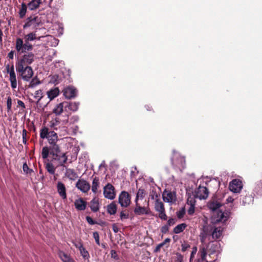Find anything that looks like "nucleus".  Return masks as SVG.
<instances>
[{
  "label": "nucleus",
  "instance_id": "obj_1",
  "mask_svg": "<svg viewBox=\"0 0 262 262\" xmlns=\"http://www.w3.org/2000/svg\"><path fill=\"white\" fill-rule=\"evenodd\" d=\"M41 155L43 159L51 157L53 160L58 161L61 166L67 161L66 153L61 152L59 148H42Z\"/></svg>",
  "mask_w": 262,
  "mask_h": 262
},
{
  "label": "nucleus",
  "instance_id": "obj_2",
  "mask_svg": "<svg viewBox=\"0 0 262 262\" xmlns=\"http://www.w3.org/2000/svg\"><path fill=\"white\" fill-rule=\"evenodd\" d=\"M68 123V119L61 120L58 118L52 119L50 122L51 128L55 130L57 133L61 136H64L68 134L67 124Z\"/></svg>",
  "mask_w": 262,
  "mask_h": 262
},
{
  "label": "nucleus",
  "instance_id": "obj_3",
  "mask_svg": "<svg viewBox=\"0 0 262 262\" xmlns=\"http://www.w3.org/2000/svg\"><path fill=\"white\" fill-rule=\"evenodd\" d=\"M171 163L174 169L182 171L185 167V159L179 152L173 150L171 159Z\"/></svg>",
  "mask_w": 262,
  "mask_h": 262
},
{
  "label": "nucleus",
  "instance_id": "obj_4",
  "mask_svg": "<svg viewBox=\"0 0 262 262\" xmlns=\"http://www.w3.org/2000/svg\"><path fill=\"white\" fill-rule=\"evenodd\" d=\"M16 70L23 80L29 81L33 75V71L30 66L15 65Z\"/></svg>",
  "mask_w": 262,
  "mask_h": 262
},
{
  "label": "nucleus",
  "instance_id": "obj_5",
  "mask_svg": "<svg viewBox=\"0 0 262 262\" xmlns=\"http://www.w3.org/2000/svg\"><path fill=\"white\" fill-rule=\"evenodd\" d=\"M15 48L18 52L23 53L32 50V46L27 40L24 43L23 39L18 38L16 40Z\"/></svg>",
  "mask_w": 262,
  "mask_h": 262
},
{
  "label": "nucleus",
  "instance_id": "obj_6",
  "mask_svg": "<svg viewBox=\"0 0 262 262\" xmlns=\"http://www.w3.org/2000/svg\"><path fill=\"white\" fill-rule=\"evenodd\" d=\"M35 60L34 54L29 53L24 54L20 59L16 62V65L30 66Z\"/></svg>",
  "mask_w": 262,
  "mask_h": 262
},
{
  "label": "nucleus",
  "instance_id": "obj_7",
  "mask_svg": "<svg viewBox=\"0 0 262 262\" xmlns=\"http://www.w3.org/2000/svg\"><path fill=\"white\" fill-rule=\"evenodd\" d=\"M41 23L40 17L37 16H30L28 17L25 24L23 26V28L26 29L32 27L33 29H37V27Z\"/></svg>",
  "mask_w": 262,
  "mask_h": 262
},
{
  "label": "nucleus",
  "instance_id": "obj_8",
  "mask_svg": "<svg viewBox=\"0 0 262 262\" xmlns=\"http://www.w3.org/2000/svg\"><path fill=\"white\" fill-rule=\"evenodd\" d=\"M229 217V213L227 212L217 211L214 212L212 217V222L214 224L217 223H225Z\"/></svg>",
  "mask_w": 262,
  "mask_h": 262
},
{
  "label": "nucleus",
  "instance_id": "obj_9",
  "mask_svg": "<svg viewBox=\"0 0 262 262\" xmlns=\"http://www.w3.org/2000/svg\"><path fill=\"white\" fill-rule=\"evenodd\" d=\"M162 198L165 202L170 204H174L177 201L176 193L174 191H171L165 189L162 193Z\"/></svg>",
  "mask_w": 262,
  "mask_h": 262
},
{
  "label": "nucleus",
  "instance_id": "obj_10",
  "mask_svg": "<svg viewBox=\"0 0 262 262\" xmlns=\"http://www.w3.org/2000/svg\"><path fill=\"white\" fill-rule=\"evenodd\" d=\"M6 68L7 72L9 74V80L11 83V86L13 89H15L17 87V80L14 66L12 65L10 67L9 64H7Z\"/></svg>",
  "mask_w": 262,
  "mask_h": 262
},
{
  "label": "nucleus",
  "instance_id": "obj_11",
  "mask_svg": "<svg viewBox=\"0 0 262 262\" xmlns=\"http://www.w3.org/2000/svg\"><path fill=\"white\" fill-rule=\"evenodd\" d=\"M103 194L105 198L113 200L116 197L115 192V188L111 184L108 183L104 187L103 190Z\"/></svg>",
  "mask_w": 262,
  "mask_h": 262
},
{
  "label": "nucleus",
  "instance_id": "obj_12",
  "mask_svg": "<svg viewBox=\"0 0 262 262\" xmlns=\"http://www.w3.org/2000/svg\"><path fill=\"white\" fill-rule=\"evenodd\" d=\"M119 203L122 207H126L130 203V198L128 192L123 191L119 196Z\"/></svg>",
  "mask_w": 262,
  "mask_h": 262
},
{
  "label": "nucleus",
  "instance_id": "obj_13",
  "mask_svg": "<svg viewBox=\"0 0 262 262\" xmlns=\"http://www.w3.org/2000/svg\"><path fill=\"white\" fill-rule=\"evenodd\" d=\"M209 194L208 189L204 186H200L195 190V196L200 200H205L207 198Z\"/></svg>",
  "mask_w": 262,
  "mask_h": 262
},
{
  "label": "nucleus",
  "instance_id": "obj_14",
  "mask_svg": "<svg viewBox=\"0 0 262 262\" xmlns=\"http://www.w3.org/2000/svg\"><path fill=\"white\" fill-rule=\"evenodd\" d=\"M76 187L83 193L87 192L91 188L89 183L84 179H79L76 182Z\"/></svg>",
  "mask_w": 262,
  "mask_h": 262
},
{
  "label": "nucleus",
  "instance_id": "obj_15",
  "mask_svg": "<svg viewBox=\"0 0 262 262\" xmlns=\"http://www.w3.org/2000/svg\"><path fill=\"white\" fill-rule=\"evenodd\" d=\"M243 188L242 182L238 179L233 180L229 184L230 190L234 193L239 192Z\"/></svg>",
  "mask_w": 262,
  "mask_h": 262
},
{
  "label": "nucleus",
  "instance_id": "obj_16",
  "mask_svg": "<svg viewBox=\"0 0 262 262\" xmlns=\"http://www.w3.org/2000/svg\"><path fill=\"white\" fill-rule=\"evenodd\" d=\"M136 206L134 208V212L138 215H148L150 213V210L148 206L142 207L139 203H135Z\"/></svg>",
  "mask_w": 262,
  "mask_h": 262
},
{
  "label": "nucleus",
  "instance_id": "obj_17",
  "mask_svg": "<svg viewBox=\"0 0 262 262\" xmlns=\"http://www.w3.org/2000/svg\"><path fill=\"white\" fill-rule=\"evenodd\" d=\"M63 95L67 99H72L77 95V90L73 86H68L64 89Z\"/></svg>",
  "mask_w": 262,
  "mask_h": 262
},
{
  "label": "nucleus",
  "instance_id": "obj_18",
  "mask_svg": "<svg viewBox=\"0 0 262 262\" xmlns=\"http://www.w3.org/2000/svg\"><path fill=\"white\" fill-rule=\"evenodd\" d=\"M57 190L60 196L63 200L67 199L66 188L64 184L61 182L57 184Z\"/></svg>",
  "mask_w": 262,
  "mask_h": 262
},
{
  "label": "nucleus",
  "instance_id": "obj_19",
  "mask_svg": "<svg viewBox=\"0 0 262 262\" xmlns=\"http://www.w3.org/2000/svg\"><path fill=\"white\" fill-rule=\"evenodd\" d=\"M74 205L77 210L82 211L85 209L86 202L83 199L80 198L75 201Z\"/></svg>",
  "mask_w": 262,
  "mask_h": 262
},
{
  "label": "nucleus",
  "instance_id": "obj_20",
  "mask_svg": "<svg viewBox=\"0 0 262 262\" xmlns=\"http://www.w3.org/2000/svg\"><path fill=\"white\" fill-rule=\"evenodd\" d=\"M66 102L56 104L53 110V113L57 116L61 115L64 110L66 111Z\"/></svg>",
  "mask_w": 262,
  "mask_h": 262
},
{
  "label": "nucleus",
  "instance_id": "obj_21",
  "mask_svg": "<svg viewBox=\"0 0 262 262\" xmlns=\"http://www.w3.org/2000/svg\"><path fill=\"white\" fill-rule=\"evenodd\" d=\"M59 94V90L58 88L55 87L50 89L47 92L48 98L50 100H52L57 97Z\"/></svg>",
  "mask_w": 262,
  "mask_h": 262
},
{
  "label": "nucleus",
  "instance_id": "obj_22",
  "mask_svg": "<svg viewBox=\"0 0 262 262\" xmlns=\"http://www.w3.org/2000/svg\"><path fill=\"white\" fill-rule=\"evenodd\" d=\"M90 207L93 212H97L99 210L100 205L98 198L95 197L90 202Z\"/></svg>",
  "mask_w": 262,
  "mask_h": 262
},
{
  "label": "nucleus",
  "instance_id": "obj_23",
  "mask_svg": "<svg viewBox=\"0 0 262 262\" xmlns=\"http://www.w3.org/2000/svg\"><path fill=\"white\" fill-rule=\"evenodd\" d=\"M223 228L219 227L215 228L212 232V237L214 239H217L222 236Z\"/></svg>",
  "mask_w": 262,
  "mask_h": 262
},
{
  "label": "nucleus",
  "instance_id": "obj_24",
  "mask_svg": "<svg viewBox=\"0 0 262 262\" xmlns=\"http://www.w3.org/2000/svg\"><path fill=\"white\" fill-rule=\"evenodd\" d=\"M66 111H67V109L69 110L72 111L73 112H75L78 110L79 103L74 102H66Z\"/></svg>",
  "mask_w": 262,
  "mask_h": 262
},
{
  "label": "nucleus",
  "instance_id": "obj_25",
  "mask_svg": "<svg viewBox=\"0 0 262 262\" xmlns=\"http://www.w3.org/2000/svg\"><path fill=\"white\" fill-rule=\"evenodd\" d=\"M41 3V0H31L28 4V7L30 10H34L39 7Z\"/></svg>",
  "mask_w": 262,
  "mask_h": 262
},
{
  "label": "nucleus",
  "instance_id": "obj_26",
  "mask_svg": "<svg viewBox=\"0 0 262 262\" xmlns=\"http://www.w3.org/2000/svg\"><path fill=\"white\" fill-rule=\"evenodd\" d=\"M65 175L67 178L71 180H75L78 177V176L75 170L70 168H67L66 169Z\"/></svg>",
  "mask_w": 262,
  "mask_h": 262
},
{
  "label": "nucleus",
  "instance_id": "obj_27",
  "mask_svg": "<svg viewBox=\"0 0 262 262\" xmlns=\"http://www.w3.org/2000/svg\"><path fill=\"white\" fill-rule=\"evenodd\" d=\"M221 206L222 204L220 202L215 200L210 202L208 204L209 208L213 211L218 209Z\"/></svg>",
  "mask_w": 262,
  "mask_h": 262
},
{
  "label": "nucleus",
  "instance_id": "obj_28",
  "mask_svg": "<svg viewBox=\"0 0 262 262\" xmlns=\"http://www.w3.org/2000/svg\"><path fill=\"white\" fill-rule=\"evenodd\" d=\"M57 133H55L54 131L50 132L49 135L47 137L49 142L51 144H55L57 140Z\"/></svg>",
  "mask_w": 262,
  "mask_h": 262
},
{
  "label": "nucleus",
  "instance_id": "obj_29",
  "mask_svg": "<svg viewBox=\"0 0 262 262\" xmlns=\"http://www.w3.org/2000/svg\"><path fill=\"white\" fill-rule=\"evenodd\" d=\"M149 197L152 200H158L159 196V193L157 192V189L155 187L150 188L149 193Z\"/></svg>",
  "mask_w": 262,
  "mask_h": 262
},
{
  "label": "nucleus",
  "instance_id": "obj_30",
  "mask_svg": "<svg viewBox=\"0 0 262 262\" xmlns=\"http://www.w3.org/2000/svg\"><path fill=\"white\" fill-rule=\"evenodd\" d=\"M145 190L144 189L140 188L136 194V197L135 199V203H139V200H143L145 195Z\"/></svg>",
  "mask_w": 262,
  "mask_h": 262
},
{
  "label": "nucleus",
  "instance_id": "obj_31",
  "mask_svg": "<svg viewBox=\"0 0 262 262\" xmlns=\"http://www.w3.org/2000/svg\"><path fill=\"white\" fill-rule=\"evenodd\" d=\"M107 210L110 214H115L117 211V206L115 203L112 202L107 207Z\"/></svg>",
  "mask_w": 262,
  "mask_h": 262
},
{
  "label": "nucleus",
  "instance_id": "obj_32",
  "mask_svg": "<svg viewBox=\"0 0 262 262\" xmlns=\"http://www.w3.org/2000/svg\"><path fill=\"white\" fill-rule=\"evenodd\" d=\"M99 185V179L97 177H95L93 179L92 182V191L96 193L98 191V187Z\"/></svg>",
  "mask_w": 262,
  "mask_h": 262
},
{
  "label": "nucleus",
  "instance_id": "obj_33",
  "mask_svg": "<svg viewBox=\"0 0 262 262\" xmlns=\"http://www.w3.org/2000/svg\"><path fill=\"white\" fill-rule=\"evenodd\" d=\"M155 209L157 212L165 209L163 203L159 199L155 200Z\"/></svg>",
  "mask_w": 262,
  "mask_h": 262
},
{
  "label": "nucleus",
  "instance_id": "obj_34",
  "mask_svg": "<svg viewBox=\"0 0 262 262\" xmlns=\"http://www.w3.org/2000/svg\"><path fill=\"white\" fill-rule=\"evenodd\" d=\"M28 5L27 6L25 3H22L21 7L19 11V15L21 18H23L26 15L27 12Z\"/></svg>",
  "mask_w": 262,
  "mask_h": 262
},
{
  "label": "nucleus",
  "instance_id": "obj_35",
  "mask_svg": "<svg viewBox=\"0 0 262 262\" xmlns=\"http://www.w3.org/2000/svg\"><path fill=\"white\" fill-rule=\"evenodd\" d=\"M186 227V225L185 224L183 223L179 224L174 227V228L173 229V232L176 234H179L182 232L185 229Z\"/></svg>",
  "mask_w": 262,
  "mask_h": 262
},
{
  "label": "nucleus",
  "instance_id": "obj_36",
  "mask_svg": "<svg viewBox=\"0 0 262 262\" xmlns=\"http://www.w3.org/2000/svg\"><path fill=\"white\" fill-rule=\"evenodd\" d=\"M49 134L50 132L48 131V129L47 127H43L40 130V136L42 139H47Z\"/></svg>",
  "mask_w": 262,
  "mask_h": 262
},
{
  "label": "nucleus",
  "instance_id": "obj_37",
  "mask_svg": "<svg viewBox=\"0 0 262 262\" xmlns=\"http://www.w3.org/2000/svg\"><path fill=\"white\" fill-rule=\"evenodd\" d=\"M195 195H190L188 196L187 203L189 206H195Z\"/></svg>",
  "mask_w": 262,
  "mask_h": 262
},
{
  "label": "nucleus",
  "instance_id": "obj_38",
  "mask_svg": "<svg viewBox=\"0 0 262 262\" xmlns=\"http://www.w3.org/2000/svg\"><path fill=\"white\" fill-rule=\"evenodd\" d=\"M46 168L50 174H54L55 168L52 163H48L46 165Z\"/></svg>",
  "mask_w": 262,
  "mask_h": 262
},
{
  "label": "nucleus",
  "instance_id": "obj_39",
  "mask_svg": "<svg viewBox=\"0 0 262 262\" xmlns=\"http://www.w3.org/2000/svg\"><path fill=\"white\" fill-rule=\"evenodd\" d=\"M59 256L63 262L68 261L69 259L71 258L68 255L63 252H59Z\"/></svg>",
  "mask_w": 262,
  "mask_h": 262
},
{
  "label": "nucleus",
  "instance_id": "obj_40",
  "mask_svg": "<svg viewBox=\"0 0 262 262\" xmlns=\"http://www.w3.org/2000/svg\"><path fill=\"white\" fill-rule=\"evenodd\" d=\"M59 256L63 262L68 261L69 259L71 258L68 255L63 252H59Z\"/></svg>",
  "mask_w": 262,
  "mask_h": 262
},
{
  "label": "nucleus",
  "instance_id": "obj_41",
  "mask_svg": "<svg viewBox=\"0 0 262 262\" xmlns=\"http://www.w3.org/2000/svg\"><path fill=\"white\" fill-rule=\"evenodd\" d=\"M25 40H27L29 42V41H33L36 39V34L35 33L31 32L28 35H27L25 37Z\"/></svg>",
  "mask_w": 262,
  "mask_h": 262
},
{
  "label": "nucleus",
  "instance_id": "obj_42",
  "mask_svg": "<svg viewBox=\"0 0 262 262\" xmlns=\"http://www.w3.org/2000/svg\"><path fill=\"white\" fill-rule=\"evenodd\" d=\"M81 256L84 259H88L90 257V255L88 251L83 247L80 250Z\"/></svg>",
  "mask_w": 262,
  "mask_h": 262
},
{
  "label": "nucleus",
  "instance_id": "obj_43",
  "mask_svg": "<svg viewBox=\"0 0 262 262\" xmlns=\"http://www.w3.org/2000/svg\"><path fill=\"white\" fill-rule=\"evenodd\" d=\"M40 83V81L36 78H33L30 82L29 87L34 88Z\"/></svg>",
  "mask_w": 262,
  "mask_h": 262
},
{
  "label": "nucleus",
  "instance_id": "obj_44",
  "mask_svg": "<svg viewBox=\"0 0 262 262\" xmlns=\"http://www.w3.org/2000/svg\"><path fill=\"white\" fill-rule=\"evenodd\" d=\"M23 169L24 172L26 174L31 173L33 171L32 169L29 168L26 163H24L23 166Z\"/></svg>",
  "mask_w": 262,
  "mask_h": 262
},
{
  "label": "nucleus",
  "instance_id": "obj_45",
  "mask_svg": "<svg viewBox=\"0 0 262 262\" xmlns=\"http://www.w3.org/2000/svg\"><path fill=\"white\" fill-rule=\"evenodd\" d=\"M34 97L36 99H38V100H40L42 98V90H39L36 91L35 92Z\"/></svg>",
  "mask_w": 262,
  "mask_h": 262
},
{
  "label": "nucleus",
  "instance_id": "obj_46",
  "mask_svg": "<svg viewBox=\"0 0 262 262\" xmlns=\"http://www.w3.org/2000/svg\"><path fill=\"white\" fill-rule=\"evenodd\" d=\"M12 107V99L10 97H8L7 100V111L9 112L11 110Z\"/></svg>",
  "mask_w": 262,
  "mask_h": 262
},
{
  "label": "nucleus",
  "instance_id": "obj_47",
  "mask_svg": "<svg viewBox=\"0 0 262 262\" xmlns=\"http://www.w3.org/2000/svg\"><path fill=\"white\" fill-rule=\"evenodd\" d=\"M159 212V217L164 220H166L167 219V216L165 212V209L158 211Z\"/></svg>",
  "mask_w": 262,
  "mask_h": 262
},
{
  "label": "nucleus",
  "instance_id": "obj_48",
  "mask_svg": "<svg viewBox=\"0 0 262 262\" xmlns=\"http://www.w3.org/2000/svg\"><path fill=\"white\" fill-rule=\"evenodd\" d=\"M93 237L95 239V242L97 243L98 245H100V242H99V235L97 232H94L93 234Z\"/></svg>",
  "mask_w": 262,
  "mask_h": 262
},
{
  "label": "nucleus",
  "instance_id": "obj_49",
  "mask_svg": "<svg viewBox=\"0 0 262 262\" xmlns=\"http://www.w3.org/2000/svg\"><path fill=\"white\" fill-rule=\"evenodd\" d=\"M182 251L185 252L188 248L190 247V245L186 242H184L182 244Z\"/></svg>",
  "mask_w": 262,
  "mask_h": 262
},
{
  "label": "nucleus",
  "instance_id": "obj_50",
  "mask_svg": "<svg viewBox=\"0 0 262 262\" xmlns=\"http://www.w3.org/2000/svg\"><path fill=\"white\" fill-rule=\"evenodd\" d=\"M200 252H201V256L202 260H205V258H206V254H207L206 250L205 248H202Z\"/></svg>",
  "mask_w": 262,
  "mask_h": 262
},
{
  "label": "nucleus",
  "instance_id": "obj_51",
  "mask_svg": "<svg viewBox=\"0 0 262 262\" xmlns=\"http://www.w3.org/2000/svg\"><path fill=\"white\" fill-rule=\"evenodd\" d=\"M198 249L196 247H193L192 248V250L191 251L190 261H191L192 259L194 257V255L196 254L197 252Z\"/></svg>",
  "mask_w": 262,
  "mask_h": 262
},
{
  "label": "nucleus",
  "instance_id": "obj_52",
  "mask_svg": "<svg viewBox=\"0 0 262 262\" xmlns=\"http://www.w3.org/2000/svg\"><path fill=\"white\" fill-rule=\"evenodd\" d=\"M128 217V214L122 211L120 213V219L123 220L124 219H126Z\"/></svg>",
  "mask_w": 262,
  "mask_h": 262
},
{
  "label": "nucleus",
  "instance_id": "obj_53",
  "mask_svg": "<svg viewBox=\"0 0 262 262\" xmlns=\"http://www.w3.org/2000/svg\"><path fill=\"white\" fill-rule=\"evenodd\" d=\"M195 210V206H190L188 210V213L189 215H192Z\"/></svg>",
  "mask_w": 262,
  "mask_h": 262
},
{
  "label": "nucleus",
  "instance_id": "obj_54",
  "mask_svg": "<svg viewBox=\"0 0 262 262\" xmlns=\"http://www.w3.org/2000/svg\"><path fill=\"white\" fill-rule=\"evenodd\" d=\"M86 221L90 225H94L95 224V222L93 221V220L91 217L90 216H86Z\"/></svg>",
  "mask_w": 262,
  "mask_h": 262
},
{
  "label": "nucleus",
  "instance_id": "obj_55",
  "mask_svg": "<svg viewBox=\"0 0 262 262\" xmlns=\"http://www.w3.org/2000/svg\"><path fill=\"white\" fill-rule=\"evenodd\" d=\"M138 172L137 171V168L136 166L133 167L132 168V170L130 172V174L132 176H135L136 173H137Z\"/></svg>",
  "mask_w": 262,
  "mask_h": 262
},
{
  "label": "nucleus",
  "instance_id": "obj_56",
  "mask_svg": "<svg viewBox=\"0 0 262 262\" xmlns=\"http://www.w3.org/2000/svg\"><path fill=\"white\" fill-rule=\"evenodd\" d=\"M57 78H58V76L57 75H54L51 77V81L53 83H58Z\"/></svg>",
  "mask_w": 262,
  "mask_h": 262
},
{
  "label": "nucleus",
  "instance_id": "obj_57",
  "mask_svg": "<svg viewBox=\"0 0 262 262\" xmlns=\"http://www.w3.org/2000/svg\"><path fill=\"white\" fill-rule=\"evenodd\" d=\"M51 40L52 41V46H56L58 45L59 40L55 38H52L51 37Z\"/></svg>",
  "mask_w": 262,
  "mask_h": 262
},
{
  "label": "nucleus",
  "instance_id": "obj_58",
  "mask_svg": "<svg viewBox=\"0 0 262 262\" xmlns=\"http://www.w3.org/2000/svg\"><path fill=\"white\" fill-rule=\"evenodd\" d=\"M75 246L80 250L82 247L83 245L82 244L79 242L76 243H74Z\"/></svg>",
  "mask_w": 262,
  "mask_h": 262
},
{
  "label": "nucleus",
  "instance_id": "obj_59",
  "mask_svg": "<svg viewBox=\"0 0 262 262\" xmlns=\"http://www.w3.org/2000/svg\"><path fill=\"white\" fill-rule=\"evenodd\" d=\"M169 228L167 225H165L163 226L161 228L162 232L165 233L168 231Z\"/></svg>",
  "mask_w": 262,
  "mask_h": 262
},
{
  "label": "nucleus",
  "instance_id": "obj_60",
  "mask_svg": "<svg viewBox=\"0 0 262 262\" xmlns=\"http://www.w3.org/2000/svg\"><path fill=\"white\" fill-rule=\"evenodd\" d=\"M164 246V244H162V243L159 244L157 246V247L155 248V252H158L160 251L161 248Z\"/></svg>",
  "mask_w": 262,
  "mask_h": 262
},
{
  "label": "nucleus",
  "instance_id": "obj_61",
  "mask_svg": "<svg viewBox=\"0 0 262 262\" xmlns=\"http://www.w3.org/2000/svg\"><path fill=\"white\" fill-rule=\"evenodd\" d=\"M79 120V117L77 116H73V117H72V118H71V120L73 122H77Z\"/></svg>",
  "mask_w": 262,
  "mask_h": 262
},
{
  "label": "nucleus",
  "instance_id": "obj_62",
  "mask_svg": "<svg viewBox=\"0 0 262 262\" xmlns=\"http://www.w3.org/2000/svg\"><path fill=\"white\" fill-rule=\"evenodd\" d=\"M17 104L19 106H21L23 108H25V103L22 101L18 100L17 101Z\"/></svg>",
  "mask_w": 262,
  "mask_h": 262
},
{
  "label": "nucleus",
  "instance_id": "obj_63",
  "mask_svg": "<svg viewBox=\"0 0 262 262\" xmlns=\"http://www.w3.org/2000/svg\"><path fill=\"white\" fill-rule=\"evenodd\" d=\"M13 57H14V51H11V52H10L8 53V57L10 59H12L13 58Z\"/></svg>",
  "mask_w": 262,
  "mask_h": 262
},
{
  "label": "nucleus",
  "instance_id": "obj_64",
  "mask_svg": "<svg viewBox=\"0 0 262 262\" xmlns=\"http://www.w3.org/2000/svg\"><path fill=\"white\" fill-rule=\"evenodd\" d=\"M167 223L169 226L173 225L174 224V220L173 219H170L168 220Z\"/></svg>",
  "mask_w": 262,
  "mask_h": 262
}]
</instances>
